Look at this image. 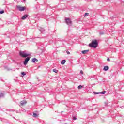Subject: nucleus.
I'll use <instances>...</instances> for the list:
<instances>
[{
  "label": "nucleus",
  "mask_w": 124,
  "mask_h": 124,
  "mask_svg": "<svg viewBox=\"0 0 124 124\" xmlns=\"http://www.w3.org/2000/svg\"><path fill=\"white\" fill-rule=\"evenodd\" d=\"M98 45V43L97 42V40H95L92 41V43L89 44V47H91V48H96L97 46Z\"/></svg>",
  "instance_id": "f257e3e1"
},
{
  "label": "nucleus",
  "mask_w": 124,
  "mask_h": 124,
  "mask_svg": "<svg viewBox=\"0 0 124 124\" xmlns=\"http://www.w3.org/2000/svg\"><path fill=\"white\" fill-rule=\"evenodd\" d=\"M19 55L20 56H21V57H22V58H27V57H29V56H31V54L27 53L26 51H19Z\"/></svg>",
  "instance_id": "f03ea898"
},
{
  "label": "nucleus",
  "mask_w": 124,
  "mask_h": 124,
  "mask_svg": "<svg viewBox=\"0 0 124 124\" xmlns=\"http://www.w3.org/2000/svg\"><path fill=\"white\" fill-rule=\"evenodd\" d=\"M66 23L69 26H72V21L70 20L69 18H67L65 19Z\"/></svg>",
  "instance_id": "7ed1b4c3"
},
{
  "label": "nucleus",
  "mask_w": 124,
  "mask_h": 124,
  "mask_svg": "<svg viewBox=\"0 0 124 124\" xmlns=\"http://www.w3.org/2000/svg\"><path fill=\"white\" fill-rule=\"evenodd\" d=\"M16 8L19 10V11H24L26 10L25 7H22L20 6H16Z\"/></svg>",
  "instance_id": "20e7f679"
},
{
  "label": "nucleus",
  "mask_w": 124,
  "mask_h": 124,
  "mask_svg": "<svg viewBox=\"0 0 124 124\" xmlns=\"http://www.w3.org/2000/svg\"><path fill=\"white\" fill-rule=\"evenodd\" d=\"M30 57H28L27 58L25 59V61L23 62L24 65H27L28 62H29V61H30Z\"/></svg>",
  "instance_id": "39448f33"
},
{
  "label": "nucleus",
  "mask_w": 124,
  "mask_h": 124,
  "mask_svg": "<svg viewBox=\"0 0 124 124\" xmlns=\"http://www.w3.org/2000/svg\"><path fill=\"white\" fill-rule=\"evenodd\" d=\"M29 16V15L28 14H26L24 15L21 18L22 20H26V19H27V18H28V17Z\"/></svg>",
  "instance_id": "423d86ee"
},
{
  "label": "nucleus",
  "mask_w": 124,
  "mask_h": 124,
  "mask_svg": "<svg viewBox=\"0 0 124 124\" xmlns=\"http://www.w3.org/2000/svg\"><path fill=\"white\" fill-rule=\"evenodd\" d=\"M89 51H90V50H83L81 51V53L83 55H85V54H87Z\"/></svg>",
  "instance_id": "0eeeda50"
},
{
  "label": "nucleus",
  "mask_w": 124,
  "mask_h": 124,
  "mask_svg": "<svg viewBox=\"0 0 124 124\" xmlns=\"http://www.w3.org/2000/svg\"><path fill=\"white\" fill-rule=\"evenodd\" d=\"M32 62H33L34 63H35V62H38V60L36 58H33L32 59Z\"/></svg>",
  "instance_id": "6e6552de"
},
{
  "label": "nucleus",
  "mask_w": 124,
  "mask_h": 124,
  "mask_svg": "<svg viewBox=\"0 0 124 124\" xmlns=\"http://www.w3.org/2000/svg\"><path fill=\"white\" fill-rule=\"evenodd\" d=\"M26 103H27V101H26L25 100L21 101L20 102V104L22 106L25 105V104H26Z\"/></svg>",
  "instance_id": "1a4fd4ad"
},
{
  "label": "nucleus",
  "mask_w": 124,
  "mask_h": 124,
  "mask_svg": "<svg viewBox=\"0 0 124 124\" xmlns=\"http://www.w3.org/2000/svg\"><path fill=\"white\" fill-rule=\"evenodd\" d=\"M108 69L109 67L108 66H105L103 68V70H104L105 71H107V70H108Z\"/></svg>",
  "instance_id": "9d476101"
},
{
  "label": "nucleus",
  "mask_w": 124,
  "mask_h": 124,
  "mask_svg": "<svg viewBox=\"0 0 124 124\" xmlns=\"http://www.w3.org/2000/svg\"><path fill=\"white\" fill-rule=\"evenodd\" d=\"M40 31H41V33H44V32L45 31V30L44 28H41L40 29Z\"/></svg>",
  "instance_id": "9b49d317"
},
{
  "label": "nucleus",
  "mask_w": 124,
  "mask_h": 124,
  "mask_svg": "<svg viewBox=\"0 0 124 124\" xmlns=\"http://www.w3.org/2000/svg\"><path fill=\"white\" fill-rule=\"evenodd\" d=\"M66 62V61H65V60H62L61 61V64H64V63H65Z\"/></svg>",
  "instance_id": "f8f14e48"
},
{
  "label": "nucleus",
  "mask_w": 124,
  "mask_h": 124,
  "mask_svg": "<svg viewBox=\"0 0 124 124\" xmlns=\"http://www.w3.org/2000/svg\"><path fill=\"white\" fill-rule=\"evenodd\" d=\"M4 96V94L2 93H0V97H3Z\"/></svg>",
  "instance_id": "ddd939ff"
},
{
  "label": "nucleus",
  "mask_w": 124,
  "mask_h": 124,
  "mask_svg": "<svg viewBox=\"0 0 124 124\" xmlns=\"http://www.w3.org/2000/svg\"><path fill=\"white\" fill-rule=\"evenodd\" d=\"M33 117H34V118H36V117H37V114L34 112L33 113Z\"/></svg>",
  "instance_id": "4468645a"
},
{
  "label": "nucleus",
  "mask_w": 124,
  "mask_h": 124,
  "mask_svg": "<svg viewBox=\"0 0 124 124\" xmlns=\"http://www.w3.org/2000/svg\"><path fill=\"white\" fill-rule=\"evenodd\" d=\"M105 93H106V91H104L103 92H100V94H105Z\"/></svg>",
  "instance_id": "2eb2a0df"
},
{
  "label": "nucleus",
  "mask_w": 124,
  "mask_h": 124,
  "mask_svg": "<svg viewBox=\"0 0 124 124\" xmlns=\"http://www.w3.org/2000/svg\"><path fill=\"white\" fill-rule=\"evenodd\" d=\"M93 93H94V94H100V92H94Z\"/></svg>",
  "instance_id": "dca6fc26"
},
{
  "label": "nucleus",
  "mask_w": 124,
  "mask_h": 124,
  "mask_svg": "<svg viewBox=\"0 0 124 124\" xmlns=\"http://www.w3.org/2000/svg\"><path fill=\"white\" fill-rule=\"evenodd\" d=\"M53 72H55V73H58V70L54 69H53Z\"/></svg>",
  "instance_id": "f3484780"
},
{
  "label": "nucleus",
  "mask_w": 124,
  "mask_h": 124,
  "mask_svg": "<svg viewBox=\"0 0 124 124\" xmlns=\"http://www.w3.org/2000/svg\"><path fill=\"white\" fill-rule=\"evenodd\" d=\"M82 88H83V86H82V85H79L78 87V90H80V89H82Z\"/></svg>",
  "instance_id": "a211bd4d"
},
{
  "label": "nucleus",
  "mask_w": 124,
  "mask_h": 124,
  "mask_svg": "<svg viewBox=\"0 0 124 124\" xmlns=\"http://www.w3.org/2000/svg\"><path fill=\"white\" fill-rule=\"evenodd\" d=\"M3 13H4V11H0V14H3Z\"/></svg>",
  "instance_id": "6ab92c4d"
},
{
  "label": "nucleus",
  "mask_w": 124,
  "mask_h": 124,
  "mask_svg": "<svg viewBox=\"0 0 124 124\" xmlns=\"http://www.w3.org/2000/svg\"><path fill=\"white\" fill-rule=\"evenodd\" d=\"M99 34H100V35H103V34H104V33L103 32H100L99 33Z\"/></svg>",
  "instance_id": "aec40b11"
},
{
  "label": "nucleus",
  "mask_w": 124,
  "mask_h": 124,
  "mask_svg": "<svg viewBox=\"0 0 124 124\" xmlns=\"http://www.w3.org/2000/svg\"><path fill=\"white\" fill-rule=\"evenodd\" d=\"M21 74H22V75H23V76H24L26 75V73L23 72L21 73Z\"/></svg>",
  "instance_id": "412c9836"
},
{
  "label": "nucleus",
  "mask_w": 124,
  "mask_h": 124,
  "mask_svg": "<svg viewBox=\"0 0 124 124\" xmlns=\"http://www.w3.org/2000/svg\"><path fill=\"white\" fill-rule=\"evenodd\" d=\"M73 120H77V118H76V117H73Z\"/></svg>",
  "instance_id": "4be33fe9"
},
{
  "label": "nucleus",
  "mask_w": 124,
  "mask_h": 124,
  "mask_svg": "<svg viewBox=\"0 0 124 124\" xmlns=\"http://www.w3.org/2000/svg\"><path fill=\"white\" fill-rule=\"evenodd\" d=\"M80 74H84V72H83L82 70H81V71H80Z\"/></svg>",
  "instance_id": "5701e85b"
},
{
  "label": "nucleus",
  "mask_w": 124,
  "mask_h": 124,
  "mask_svg": "<svg viewBox=\"0 0 124 124\" xmlns=\"http://www.w3.org/2000/svg\"><path fill=\"white\" fill-rule=\"evenodd\" d=\"M89 15V13H86L85 14V16H88Z\"/></svg>",
  "instance_id": "b1692460"
},
{
  "label": "nucleus",
  "mask_w": 124,
  "mask_h": 124,
  "mask_svg": "<svg viewBox=\"0 0 124 124\" xmlns=\"http://www.w3.org/2000/svg\"><path fill=\"white\" fill-rule=\"evenodd\" d=\"M66 53H67V54L68 55H70V52H69V51H66Z\"/></svg>",
  "instance_id": "393cba45"
},
{
  "label": "nucleus",
  "mask_w": 124,
  "mask_h": 124,
  "mask_svg": "<svg viewBox=\"0 0 124 124\" xmlns=\"http://www.w3.org/2000/svg\"><path fill=\"white\" fill-rule=\"evenodd\" d=\"M107 61H108V62H110V58H108V59H107Z\"/></svg>",
  "instance_id": "a878e982"
},
{
  "label": "nucleus",
  "mask_w": 124,
  "mask_h": 124,
  "mask_svg": "<svg viewBox=\"0 0 124 124\" xmlns=\"http://www.w3.org/2000/svg\"><path fill=\"white\" fill-rule=\"evenodd\" d=\"M24 0V1H25L26 0Z\"/></svg>",
  "instance_id": "bb28decb"
},
{
  "label": "nucleus",
  "mask_w": 124,
  "mask_h": 124,
  "mask_svg": "<svg viewBox=\"0 0 124 124\" xmlns=\"http://www.w3.org/2000/svg\"><path fill=\"white\" fill-rule=\"evenodd\" d=\"M8 70H10L9 69H8Z\"/></svg>",
  "instance_id": "cd10ccee"
}]
</instances>
